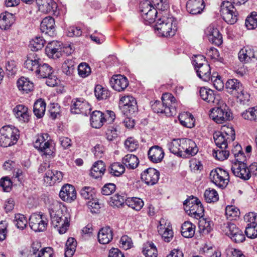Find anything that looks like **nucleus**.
Masks as SVG:
<instances>
[{
    "instance_id": "obj_23",
    "label": "nucleus",
    "mask_w": 257,
    "mask_h": 257,
    "mask_svg": "<svg viewBox=\"0 0 257 257\" xmlns=\"http://www.w3.org/2000/svg\"><path fill=\"white\" fill-rule=\"evenodd\" d=\"M185 142V139H174L168 144L170 151L174 154L183 157Z\"/></svg>"
},
{
    "instance_id": "obj_21",
    "label": "nucleus",
    "mask_w": 257,
    "mask_h": 257,
    "mask_svg": "<svg viewBox=\"0 0 257 257\" xmlns=\"http://www.w3.org/2000/svg\"><path fill=\"white\" fill-rule=\"evenodd\" d=\"M111 87L116 91L124 90L128 85L127 79L121 75L113 76L110 80Z\"/></svg>"
},
{
    "instance_id": "obj_39",
    "label": "nucleus",
    "mask_w": 257,
    "mask_h": 257,
    "mask_svg": "<svg viewBox=\"0 0 257 257\" xmlns=\"http://www.w3.org/2000/svg\"><path fill=\"white\" fill-rule=\"evenodd\" d=\"M53 72V68L49 65L47 63H40L35 73L38 77L45 78L49 76H51Z\"/></svg>"
},
{
    "instance_id": "obj_30",
    "label": "nucleus",
    "mask_w": 257,
    "mask_h": 257,
    "mask_svg": "<svg viewBox=\"0 0 257 257\" xmlns=\"http://www.w3.org/2000/svg\"><path fill=\"white\" fill-rule=\"evenodd\" d=\"M40 58L35 53L30 54L24 63L25 67L29 71H37L40 64Z\"/></svg>"
},
{
    "instance_id": "obj_44",
    "label": "nucleus",
    "mask_w": 257,
    "mask_h": 257,
    "mask_svg": "<svg viewBox=\"0 0 257 257\" xmlns=\"http://www.w3.org/2000/svg\"><path fill=\"white\" fill-rule=\"evenodd\" d=\"M195 226L189 221H185L181 227L182 235L186 238L193 237L195 233Z\"/></svg>"
},
{
    "instance_id": "obj_22",
    "label": "nucleus",
    "mask_w": 257,
    "mask_h": 257,
    "mask_svg": "<svg viewBox=\"0 0 257 257\" xmlns=\"http://www.w3.org/2000/svg\"><path fill=\"white\" fill-rule=\"evenodd\" d=\"M39 11L44 14L54 12L57 5L54 0H36Z\"/></svg>"
},
{
    "instance_id": "obj_36",
    "label": "nucleus",
    "mask_w": 257,
    "mask_h": 257,
    "mask_svg": "<svg viewBox=\"0 0 257 257\" xmlns=\"http://www.w3.org/2000/svg\"><path fill=\"white\" fill-rule=\"evenodd\" d=\"M122 164L128 169H135L139 165L138 158L133 154H127L121 159Z\"/></svg>"
},
{
    "instance_id": "obj_38",
    "label": "nucleus",
    "mask_w": 257,
    "mask_h": 257,
    "mask_svg": "<svg viewBox=\"0 0 257 257\" xmlns=\"http://www.w3.org/2000/svg\"><path fill=\"white\" fill-rule=\"evenodd\" d=\"M15 21L14 16L11 13H5L0 15V28L2 30L9 29Z\"/></svg>"
},
{
    "instance_id": "obj_9",
    "label": "nucleus",
    "mask_w": 257,
    "mask_h": 257,
    "mask_svg": "<svg viewBox=\"0 0 257 257\" xmlns=\"http://www.w3.org/2000/svg\"><path fill=\"white\" fill-rule=\"evenodd\" d=\"M193 64L195 67L198 76L205 81L210 80L211 71L209 65H208L202 55L195 57L193 61Z\"/></svg>"
},
{
    "instance_id": "obj_48",
    "label": "nucleus",
    "mask_w": 257,
    "mask_h": 257,
    "mask_svg": "<svg viewBox=\"0 0 257 257\" xmlns=\"http://www.w3.org/2000/svg\"><path fill=\"white\" fill-rule=\"evenodd\" d=\"M241 116L244 119L257 122V106L249 108L244 111Z\"/></svg>"
},
{
    "instance_id": "obj_3",
    "label": "nucleus",
    "mask_w": 257,
    "mask_h": 257,
    "mask_svg": "<svg viewBox=\"0 0 257 257\" xmlns=\"http://www.w3.org/2000/svg\"><path fill=\"white\" fill-rule=\"evenodd\" d=\"M235 138V131L232 126L223 125L221 131L215 132L213 134L216 145L221 148H226L228 143L233 142Z\"/></svg>"
},
{
    "instance_id": "obj_51",
    "label": "nucleus",
    "mask_w": 257,
    "mask_h": 257,
    "mask_svg": "<svg viewBox=\"0 0 257 257\" xmlns=\"http://www.w3.org/2000/svg\"><path fill=\"white\" fill-rule=\"evenodd\" d=\"M204 197L205 201L208 203H214L219 199L218 194L214 189H206L204 193Z\"/></svg>"
},
{
    "instance_id": "obj_64",
    "label": "nucleus",
    "mask_w": 257,
    "mask_h": 257,
    "mask_svg": "<svg viewBox=\"0 0 257 257\" xmlns=\"http://www.w3.org/2000/svg\"><path fill=\"white\" fill-rule=\"evenodd\" d=\"M245 233L249 238H256L257 237V225H247Z\"/></svg>"
},
{
    "instance_id": "obj_7",
    "label": "nucleus",
    "mask_w": 257,
    "mask_h": 257,
    "mask_svg": "<svg viewBox=\"0 0 257 257\" xmlns=\"http://www.w3.org/2000/svg\"><path fill=\"white\" fill-rule=\"evenodd\" d=\"M185 212L190 216L196 218L202 217L204 208L199 199L193 196L189 197L183 203Z\"/></svg>"
},
{
    "instance_id": "obj_52",
    "label": "nucleus",
    "mask_w": 257,
    "mask_h": 257,
    "mask_svg": "<svg viewBox=\"0 0 257 257\" xmlns=\"http://www.w3.org/2000/svg\"><path fill=\"white\" fill-rule=\"evenodd\" d=\"M45 42L42 37H37L30 41L29 46L32 51H37L43 48Z\"/></svg>"
},
{
    "instance_id": "obj_27",
    "label": "nucleus",
    "mask_w": 257,
    "mask_h": 257,
    "mask_svg": "<svg viewBox=\"0 0 257 257\" xmlns=\"http://www.w3.org/2000/svg\"><path fill=\"white\" fill-rule=\"evenodd\" d=\"M238 59L242 62H248L252 59H257V51H254L250 47L243 48L238 53Z\"/></svg>"
},
{
    "instance_id": "obj_1",
    "label": "nucleus",
    "mask_w": 257,
    "mask_h": 257,
    "mask_svg": "<svg viewBox=\"0 0 257 257\" xmlns=\"http://www.w3.org/2000/svg\"><path fill=\"white\" fill-rule=\"evenodd\" d=\"M176 99L170 93H165L162 96V101L157 100L152 107L155 112L165 113L168 115H173L175 113Z\"/></svg>"
},
{
    "instance_id": "obj_47",
    "label": "nucleus",
    "mask_w": 257,
    "mask_h": 257,
    "mask_svg": "<svg viewBox=\"0 0 257 257\" xmlns=\"http://www.w3.org/2000/svg\"><path fill=\"white\" fill-rule=\"evenodd\" d=\"M225 215L228 220H236L239 216V210L235 206L228 205L225 208Z\"/></svg>"
},
{
    "instance_id": "obj_24",
    "label": "nucleus",
    "mask_w": 257,
    "mask_h": 257,
    "mask_svg": "<svg viewBox=\"0 0 257 257\" xmlns=\"http://www.w3.org/2000/svg\"><path fill=\"white\" fill-rule=\"evenodd\" d=\"M206 34L209 41L215 45L219 46L222 43V35L217 28L210 26L206 29Z\"/></svg>"
},
{
    "instance_id": "obj_17",
    "label": "nucleus",
    "mask_w": 257,
    "mask_h": 257,
    "mask_svg": "<svg viewBox=\"0 0 257 257\" xmlns=\"http://www.w3.org/2000/svg\"><path fill=\"white\" fill-rule=\"evenodd\" d=\"M159 176L160 173L157 170L149 168L141 173V180L146 185L152 186L158 182Z\"/></svg>"
},
{
    "instance_id": "obj_43",
    "label": "nucleus",
    "mask_w": 257,
    "mask_h": 257,
    "mask_svg": "<svg viewBox=\"0 0 257 257\" xmlns=\"http://www.w3.org/2000/svg\"><path fill=\"white\" fill-rule=\"evenodd\" d=\"M242 87V84L235 79L228 80L225 84L227 92L233 95L236 94V92L241 89Z\"/></svg>"
},
{
    "instance_id": "obj_11",
    "label": "nucleus",
    "mask_w": 257,
    "mask_h": 257,
    "mask_svg": "<svg viewBox=\"0 0 257 257\" xmlns=\"http://www.w3.org/2000/svg\"><path fill=\"white\" fill-rule=\"evenodd\" d=\"M220 12L223 20L228 24H233L237 20V13L232 4L229 1L222 3Z\"/></svg>"
},
{
    "instance_id": "obj_33",
    "label": "nucleus",
    "mask_w": 257,
    "mask_h": 257,
    "mask_svg": "<svg viewBox=\"0 0 257 257\" xmlns=\"http://www.w3.org/2000/svg\"><path fill=\"white\" fill-rule=\"evenodd\" d=\"M113 238V232L109 227L102 228L98 233V239L100 243L106 244Z\"/></svg>"
},
{
    "instance_id": "obj_37",
    "label": "nucleus",
    "mask_w": 257,
    "mask_h": 257,
    "mask_svg": "<svg viewBox=\"0 0 257 257\" xmlns=\"http://www.w3.org/2000/svg\"><path fill=\"white\" fill-rule=\"evenodd\" d=\"M198 152V148L195 143L190 139H185L183 157H191Z\"/></svg>"
},
{
    "instance_id": "obj_60",
    "label": "nucleus",
    "mask_w": 257,
    "mask_h": 257,
    "mask_svg": "<svg viewBox=\"0 0 257 257\" xmlns=\"http://www.w3.org/2000/svg\"><path fill=\"white\" fill-rule=\"evenodd\" d=\"M120 246L124 249L127 250L133 246V242L131 237L127 235L122 236L119 241Z\"/></svg>"
},
{
    "instance_id": "obj_41",
    "label": "nucleus",
    "mask_w": 257,
    "mask_h": 257,
    "mask_svg": "<svg viewBox=\"0 0 257 257\" xmlns=\"http://www.w3.org/2000/svg\"><path fill=\"white\" fill-rule=\"evenodd\" d=\"M89 106L87 102L77 99L75 101L71 108V112L75 113H86L87 110H89Z\"/></svg>"
},
{
    "instance_id": "obj_6",
    "label": "nucleus",
    "mask_w": 257,
    "mask_h": 257,
    "mask_svg": "<svg viewBox=\"0 0 257 257\" xmlns=\"http://www.w3.org/2000/svg\"><path fill=\"white\" fill-rule=\"evenodd\" d=\"M18 130L9 126H3L0 130V146L8 147L16 144L19 139Z\"/></svg>"
},
{
    "instance_id": "obj_54",
    "label": "nucleus",
    "mask_w": 257,
    "mask_h": 257,
    "mask_svg": "<svg viewBox=\"0 0 257 257\" xmlns=\"http://www.w3.org/2000/svg\"><path fill=\"white\" fill-rule=\"evenodd\" d=\"M245 26L247 29L253 30L257 27V13L252 12L247 17L245 20Z\"/></svg>"
},
{
    "instance_id": "obj_2",
    "label": "nucleus",
    "mask_w": 257,
    "mask_h": 257,
    "mask_svg": "<svg viewBox=\"0 0 257 257\" xmlns=\"http://www.w3.org/2000/svg\"><path fill=\"white\" fill-rule=\"evenodd\" d=\"M155 30L162 37H169L174 36L177 26L174 18L162 16L155 25Z\"/></svg>"
},
{
    "instance_id": "obj_35",
    "label": "nucleus",
    "mask_w": 257,
    "mask_h": 257,
    "mask_svg": "<svg viewBox=\"0 0 257 257\" xmlns=\"http://www.w3.org/2000/svg\"><path fill=\"white\" fill-rule=\"evenodd\" d=\"M105 171V166L102 161L96 162L90 170V175L94 179L101 178Z\"/></svg>"
},
{
    "instance_id": "obj_14",
    "label": "nucleus",
    "mask_w": 257,
    "mask_h": 257,
    "mask_svg": "<svg viewBox=\"0 0 257 257\" xmlns=\"http://www.w3.org/2000/svg\"><path fill=\"white\" fill-rule=\"evenodd\" d=\"M209 178L211 182L219 187H226L229 182L228 173L220 168L212 170Z\"/></svg>"
},
{
    "instance_id": "obj_8",
    "label": "nucleus",
    "mask_w": 257,
    "mask_h": 257,
    "mask_svg": "<svg viewBox=\"0 0 257 257\" xmlns=\"http://www.w3.org/2000/svg\"><path fill=\"white\" fill-rule=\"evenodd\" d=\"M51 139L48 134H41L36 136L34 147L46 157L53 156L54 152L51 147Z\"/></svg>"
},
{
    "instance_id": "obj_10",
    "label": "nucleus",
    "mask_w": 257,
    "mask_h": 257,
    "mask_svg": "<svg viewBox=\"0 0 257 257\" xmlns=\"http://www.w3.org/2000/svg\"><path fill=\"white\" fill-rule=\"evenodd\" d=\"M245 160V156H242L240 160L232 163L231 170L235 176L243 180H248L250 178V172L247 164L244 163Z\"/></svg>"
},
{
    "instance_id": "obj_4",
    "label": "nucleus",
    "mask_w": 257,
    "mask_h": 257,
    "mask_svg": "<svg viewBox=\"0 0 257 257\" xmlns=\"http://www.w3.org/2000/svg\"><path fill=\"white\" fill-rule=\"evenodd\" d=\"M217 107L212 108L209 111V117L217 123H223L232 118L231 113L226 104L222 101Z\"/></svg>"
},
{
    "instance_id": "obj_58",
    "label": "nucleus",
    "mask_w": 257,
    "mask_h": 257,
    "mask_svg": "<svg viewBox=\"0 0 257 257\" xmlns=\"http://www.w3.org/2000/svg\"><path fill=\"white\" fill-rule=\"evenodd\" d=\"M78 73L80 76L85 78L90 74L91 69L87 64L82 63L78 66Z\"/></svg>"
},
{
    "instance_id": "obj_15",
    "label": "nucleus",
    "mask_w": 257,
    "mask_h": 257,
    "mask_svg": "<svg viewBox=\"0 0 257 257\" xmlns=\"http://www.w3.org/2000/svg\"><path fill=\"white\" fill-rule=\"evenodd\" d=\"M119 106L124 114L133 115L138 111V108L136 100L131 96L122 97L119 102Z\"/></svg>"
},
{
    "instance_id": "obj_62",
    "label": "nucleus",
    "mask_w": 257,
    "mask_h": 257,
    "mask_svg": "<svg viewBox=\"0 0 257 257\" xmlns=\"http://www.w3.org/2000/svg\"><path fill=\"white\" fill-rule=\"evenodd\" d=\"M238 101L241 103H244L248 102L249 100L250 95L245 91H244L242 87L241 89L239 90L236 92V94H235Z\"/></svg>"
},
{
    "instance_id": "obj_32",
    "label": "nucleus",
    "mask_w": 257,
    "mask_h": 257,
    "mask_svg": "<svg viewBox=\"0 0 257 257\" xmlns=\"http://www.w3.org/2000/svg\"><path fill=\"white\" fill-rule=\"evenodd\" d=\"M15 116L21 122H25L29 120L28 108L24 105H18L13 110Z\"/></svg>"
},
{
    "instance_id": "obj_42",
    "label": "nucleus",
    "mask_w": 257,
    "mask_h": 257,
    "mask_svg": "<svg viewBox=\"0 0 257 257\" xmlns=\"http://www.w3.org/2000/svg\"><path fill=\"white\" fill-rule=\"evenodd\" d=\"M46 104L45 101L40 98L38 99L34 104L33 112L35 116L38 118H42L46 111Z\"/></svg>"
},
{
    "instance_id": "obj_13",
    "label": "nucleus",
    "mask_w": 257,
    "mask_h": 257,
    "mask_svg": "<svg viewBox=\"0 0 257 257\" xmlns=\"http://www.w3.org/2000/svg\"><path fill=\"white\" fill-rule=\"evenodd\" d=\"M222 230L231 239L236 243H240L245 239V236L243 231L235 224L228 222L224 224Z\"/></svg>"
},
{
    "instance_id": "obj_28",
    "label": "nucleus",
    "mask_w": 257,
    "mask_h": 257,
    "mask_svg": "<svg viewBox=\"0 0 257 257\" xmlns=\"http://www.w3.org/2000/svg\"><path fill=\"white\" fill-rule=\"evenodd\" d=\"M63 173L57 170L49 169L45 173V182L49 185H54L56 182H60L63 179Z\"/></svg>"
},
{
    "instance_id": "obj_50",
    "label": "nucleus",
    "mask_w": 257,
    "mask_h": 257,
    "mask_svg": "<svg viewBox=\"0 0 257 257\" xmlns=\"http://www.w3.org/2000/svg\"><path fill=\"white\" fill-rule=\"evenodd\" d=\"M124 166L118 162L112 164L109 166V172L114 176H120L125 172Z\"/></svg>"
},
{
    "instance_id": "obj_19",
    "label": "nucleus",
    "mask_w": 257,
    "mask_h": 257,
    "mask_svg": "<svg viewBox=\"0 0 257 257\" xmlns=\"http://www.w3.org/2000/svg\"><path fill=\"white\" fill-rule=\"evenodd\" d=\"M59 196L64 201L69 203L74 201L77 197L75 187L69 184L64 185L59 192Z\"/></svg>"
},
{
    "instance_id": "obj_57",
    "label": "nucleus",
    "mask_w": 257,
    "mask_h": 257,
    "mask_svg": "<svg viewBox=\"0 0 257 257\" xmlns=\"http://www.w3.org/2000/svg\"><path fill=\"white\" fill-rule=\"evenodd\" d=\"M223 149H225V148L218 147V149L213 151V155L218 160L223 161L226 159L229 156V152L223 150Z\"/></svg>"
},
{
    "instance_id": "obj_31",
    "label": "nucleus",
    "mask_w": 257,
    "mask_h": 257,
    "mask_svg": "<svg viewBox=\"0 0 257 257\" xmlns=\"http://www.w3.org/2000/svg\"><path fill=\"white\" fill-rule=\"evenodd\" d=\"M106 119L104 114L100 111H94L92 112L90 117V123L91 126L95 128L101 127Z\"/></svg>"
},
{
    "instance_id": "obj_18",
    "label": "nucleus",
    "mask_w": 257,
    "mask_h": 257,
    "mask_svg": "<svg viewBox=\"0 0 257 257\" xmlns=\"http://www.w3.org/2000/svg\"><path fill=\"white\" fill-rule=\"evenodd\" d=\"M158 231L164 240L169 242L173 236V232L170 222L164 218H161L158 226Z\"/></svg>"
},
{
    "instance_id": "obj_56",
    "label": "nucleus",
    "mask_w": 257,
    "mask_h": 257,
    "mask_svg": "<svg viewBox=\"0 0 257 257\" xmlns=\"http://www.w3.org/2000/svg\"><path fill=\"white\" fill-rule=\"evenodd\" d=\"M14 222L17 227L20 229H24L27 225V219L22 214H17L15 215Z\"/></svg>"
},
{
    "instance_id": "obj_45",
    "label": "nucleus",
    "mask_w": 257,
    "mask_h": 257,
    "mask_svg": "<svg viewBox=\"0 0 257 257\" xmlns=\"http://www.w3.org/2000/svg\"><path fill=\"white\" fill-rule=\"evenodd\" d=\"M179 121L182 125L187 127L191 128L194 126V118L190 113L185 112L179 116Z\"/></svg>"
},
{
    "instance_id": "obj_25",
    "label": "nucleus",
    "mask_w": 257,
    "mask_h": 257,
    "mask_svg": "<svg viewBox=\"0 0 257 257\" xmlns=\"http://www.w3.org/2000/svg\"><path fill=\"white\" fill-rule=\"evenodd\" d=\"M46 53L50 58H58L62 51L60 43L52 41L47 44L45 48Z\"/></svg>"
},
{
    "instance_id": "obj_46",
    "label": "nucleus",
    "mask_w": 257,
    "mask_h": 257,
    "mask_svg": "<svg viewBox=\"0 0 257 257\" xmlns=\"http://www.w3.org/2000/svg\"><path fill=\"white\" fill-rule=\"evenodd\" d=\"M125 203L129 207L136 211H140L144 206L143 200L137 197L128 198Z\"/></svg>"
},
{
    "instance_id": "obj_49",
    "label": "nucleus",
    "mask_w": 257,
    "mask_h": 257,
    "mask_svg": "<svg viewBox=\"0 0 257 257\" xmlns=\"http://www.w3.org/2000/svg\"><path fill=\"white\" fill-rule=\"evenodd\" d=\"M76 241L74 238H69L66 243L65 257H72L76 250Z\"/></svg>"
},
{
    "instance_id": "obj_12",
    "label": "nucleus",
    "mask_w": 257,
    "mask_h": 257,
    "mask_svg": "<svg viewBox=\"0 0 257 257\" xmlns=\"http://www.w3.org/2000/svg\"><path fill=\"white\" fill-rule=\"evenodd\" d=\"M140 9L142 17L146 22L150 24L155 21L158 12L150 1L145 0L141 2Z\"/></svg>"
},
{
    "instance_id": "obj_20",
    "label": "nucleus",
    "mask_w": 257,
    "mask_h": 257,
    "mask_svg": "<svg viewBox=\"0 0 257 257\" xmlns=\"http://www.w3.org/2000/svg\"><path fill=\"white\" fill-rule=\"evenodd\" d=\"M199 94L203 100L214 105L220 104L221 100L220 96L216 94L213 90L210 89L202 87L199 90Z\"/></svg>"
},
{
    "instance_id": "obj_61",
    "label": "nucleus",
    "mask_w": 257,
    "mask_h": 257,
    "mask_svg": "<svg viewBox=\"0 0 257 257\" xmlns=\"http://www.w3.org/2000/svg\"><path fill=\"white\" fill-rule=\"evenodd\" d=\"M143 253L146 257H157L158 251L153 243L150 244L144 250Z\"/></svg>"
},
{
    "instance_id": "obj_29",
    "label": "nucleus",
    "mask_w": 257,
    "mask_h": 257,
    "mask_svg": "<svg viewBox=\"0 0 257 257\" xmlns=\"http://www.w3.org/2000/svg\"><path fill=\"white\" fill-rule=\"evenodd\" d=\"M55 21L51 17H47L42 21L40 30L43 33L52 36L54 34Z\"/></svg>"
},
{
    "instance_id": "obj_5",
    "label": "nucleus",
    "mask_w": 257,
    "mask_h": 257,
    "mask_svg": "<svg viewBox=\"0 0 257 257\" xmlns=\"http://www.w3.org/2000/svg\"><path fill=\"white\" fill-rule=\"evenodd\" d=\"M51 225L60 234L65 233L69 226L70 216L67 213L58 211L55 213L50 212Z\"/></svg>"
},
{
    "instance_id": "obj_63",
    "label": "nucleus",
    "mask_w": 257,
    "mask_h": 257,
    "mask_svg": "<svg viewBox=\"0 0 257 257\" xmlns=\"http://www.w3.org/2000/svg\"><path fill=\"white\" fill-rule=\"evenodd\" d=\"M244 220L247 223V225H257V214L249 212L244 216Z\"/></svg>"
},
{
    "instance_id": "obj_59",
    "label": "nucleus",
    "mask_w": 257,
    "mask_h": 257,
    "mask_svg": "<svg viewBox=\"0 0 257 257\" xmlns=\"http://www.w3.org/2000/svg\"><path fill=\"white\" fill-rule=\"evenodd\" d=\"M95 95L98 99H106L108 95L107 90L104 89L100 85L96 86L94 90Z\"/></svg>"
},
{
    "instance_id": "obj_55",
    "label": "nucleus",
    "mask_w": 257,
    "mask_h": 257,
    "mask_svg": "<svg viewBox=\"0 0 257 257\" xmlns=\"http://www.w3.org/2000/svg\"><path fill=\"white\" fill-rule=\"evenodd\" d=\"M75 66L74 62L72 60L65 61L62 65V72L68 76H72L74 73Z\"/></svg>"
},
{
    "instance_id": "obj_34",
    "label": "nucleus",
    "mask_w": 257,
    "mask_h": 257,
    "mask_svg": "<svg viewBox=\"0 0 257 257\" xmlns=\"http://www.w3.org/2000/svg\"><path fill=\"white\" fill-rule=\"evenodd\" d=\"M148 156L150 160L153 162L159 163L164 158V153L161 148L156 146L150 149L148 152Z\"/></svg>"
},
{
    "instance_id": "obj_53",
    "label": "nucleus",
    "mask_w": 257,
    "mask_h": 257,
    "mask_svg": "<svg viewBox=\"0 0 257 257\" xmlns=\"http://www.w3.org/2000/svg\"><path fill=\"white\" fill-rule=\"evenodd\" d=\"M125 200L123 196L116 194L110 197L109 204L114 207H120L123 205Z\"/></svg>"
},
{
    "instance_id": "obj_40",
    "label": "nucleus",
    "mask_w": 257,
    "mask_h": 257,
    "mask_svg": "<svg viewBox=\"0 0 257 257\" xmlns=\"http://www.w3.org/2000/svg\"><path fill=\"white\" fill-rule=\"evenodd\" d=\"M17 86L19 90L28 93L33 90L34 84L28 78L22 77L17 81Z\"/></svg>"
},
{
    "instance_id": "obj_16",
    "label": "nucleus",
    "mask_w": 257,
    "mask_h": 257,
    "mask_svg": "<svg viewBox=\"0 0 257 257\" xmlns=\"http://www.w3.org/2000/svg\"><path fill=\"white\" fill-rule=\"evenodd\" d=\"M29 224L31 228L35 232L44 231L47 228L48 219L43 214L35 213L30 217Z\"/></svg>"
},
{
    "instance_id": "obj_26",
    "label": "nucleus",
    "mask_w": 257,
    "mask_h": 257,
    "mask_svg": "<svg viewBox=\"0 0 257 257\" xmlns=\"http://www.w3.org/2000/svg\"><path fill=\"white\" fill-rule=\"evenodd\" d=\"M187 10L190 14H200L205 8L203 0H189L186 4Z\"/></svg>"
}]
</instances>
